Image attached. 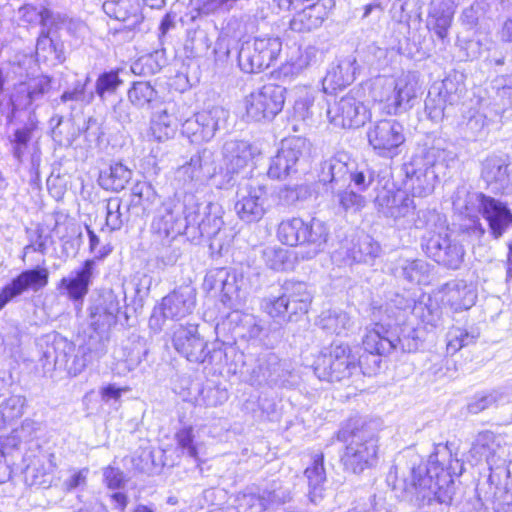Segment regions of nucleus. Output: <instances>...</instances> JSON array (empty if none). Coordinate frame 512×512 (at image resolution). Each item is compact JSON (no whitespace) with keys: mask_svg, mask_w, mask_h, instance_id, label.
<instances>
[{"mask_svg":"<svg viewBox=\"0 0 512 512\" xmlns=\"http://www.w3.org/2000/svg\"><path fill=\"white\" fill-rule=\"evenodd\" d=\"M413 225L427 231L423 237L427 256L446 268L455 270L460 267L465 252L461 244L450 238L444 215L432 209L419 210Z\"/></svg>","mask_w":512,"mask_h":512,"instance_id":"obj_1","label":"nucleus"},{"mask_svg":"<svg viewBox=\"0 0 512 512\" xmlns=\"http://www.w3.org/2000/svg\"><path fill=\"white\" fill-rule=\"evenodd\" d=\"M404 485L407 493L428 504L433 501L450 503L455 492L454 480L440 464L437 452L429 456L426 464L413 467Z\"/></svg>","mask_w":512,"mask_h":512,"instance_id":"obj_2","label":"nucleus"},{"mask_svg":"<svg viewBox=\"0 0 512 512\" xmlns=\"http://www.w3.org/2000/svg\"><path fill=\"white\" fill-rule=\"evenodd\" d=\"M453 205L468 218L479 221L478 215H482L496 239L512 227V212L507 204L481 192L458 190Z\"/></svg>","mask_w":512,"mask_h":512,"instance_id":"obj_3","label":"nucleus"},{"mask_svg":"<svg viewBox=\"0 0 512 512\" xmlns=\"http://www.w3.org/2000/svg\"><path fill=\"white\" fill-rule=\"evenodd\" d=\"M446 157L445 149L433 146L422 149L404 164L405 185L412 191L413 196L426 197L434 191L438 170L446 167Z\"/></svg>","mask_w":512,"mask_h":512,"instance_id":"obj_4","label":"nucleus"},{"mask_svg":"<svg viewBox=\"0 0 512 512\" xmlns=\"http://www.w3.org/2000/svg\"><path fill=\"white\" fill-rule=\"evenodd\" d=\"M419 90L417 74L407 72L397 79L378 78L374 83L372 98L382 112L396 115L410 107Z\"/></svg>","mask_w":512,"mask_h":512,"instance_id":"obj_5","label":"nucleus"},{"mask_svg":"<svg viewBox=\"0 0 512 512\" xmlns=\"http://www.w3.org/2000/svg\"><path fill=\"white\" fill-rule=\"evenodd\" d=\"M279 296H269L261 301V308L270 317L283 322L298 321L308 312L312 294L304 282L285 281Z\"/></svg>","mask_w":512,"mask_h":512,"instance_id":"obj_6","label":"nucleus"},{"mask_svg":"<svg viewBox=\"0 0 512 512\" xmlns=\"http://www.w3.org/2000/svg\"><path fill=\"white\" fill-rule=\"evenodd\" d=\"M363 348L379 354H390L393 351L412 353L419 349L420 339L414 327L403 324L394 328H386L376 324L368 330L363 338Z\"/></svg>","mask_w":512,"mask_h":512,"instance_id":"obj_7","label":"nucleus"},{"mask_svg":"<svg viewBox=\"0 0 512 512\" xmlns=\"http://www.w3.org/2000/svg\"><path fill=\"white\" fill-rule=\"evenodd\" d=\"M223 208L218 203H198L192 197L187 201L188 240L194 242L203 237L211 240L210 248L222 250L218 242L223 222Z\"/></svg>","mask_w":512,"mask_h":512,"instance_id":"obj_8","label":"nucleus"},{"mask_svg":"<svg viewBox=\"0 0 512 512\" xmlns=\"http://www.w3.org/2000/svg\"><path fill=\"white\" fill-rule=\"evenodd\" d=\"M174 349L191 363L196 364H220L224 357V351L219 343H213L211 347L198 332V325H178L172 335Z\"/></svg>","mask_w":512,"mask_h":512,"instance_id":"obj_9","label":"nucleus"},{"mask_svg":"<svg viewBox=\"0 0 512 512\" xmlns=\"http://www.w3.org/2000/svg\"><path fill=\"white\" fill-rule=\"evenodd\" d=\"M357 370V357L349 345L332 343L324 347L314 362V372L320 380L341 382Z\"/></svg>","mask_w":512,"mask_h":512,"instance_id":"obj_10","label":"nucleus"},{"mask_svg":"<svg viewBox=\"0 0 512 512\" xmlns=\"http://www.w3.org/2000/svg\"><path fill=\"white\" fill-rule=\"evenodd\" d=\"M196 306V290L190 285H182L162 298L161 303L153 309L149 327L154 332L163 329L166 320L179 321L192 314Z\"/></svg>","mask_w":512,"mask_h":512,"instance_id":"obj_11","label":"nucleus"},{"mask_svg":"<svg viewBox=\"0 0 512 512\" xmlns=\"http://www.w3.org/2000/svg\"><path fill=\"white\" fill-rule=\"evenodd\" d=\"M204 286L208 290L219 291L223 304L229 308H236L245 300L249 282L243 272L220 268L206 275Z\"/></svg>","mask_w":512,"mask_h":512,"instance_id":"obj_12","label":"nucleus"},{"mask_svg":"<svg viewBox=\"0 0 512 512\" xmlns=\"http://www.w3.org/2000/svg\"><path fill=\"white\" fill-rule=\"evenodd\" d=\"M286 89L276 84H266L245 97L246 115L255 122L272 120L285 103Z\"/></svg>","mask_w":512,"mask_h":512,"instance_id":"obj_13","label":"nucleus"},{"mask_svg":"<svg viewBox=\"0 0 512 512\" xmlns=\"http://www.w3.org/2000/svg\"><path fill=\"white\" fill-rule=\"evenodd\" d=\"M151 229L163 244L179 235L188 238L187 201L185 204L171 200L164 202L153 219Z\"/></svg>","mask_w":512,"mask_h":512,"instance_id":"obj_14","label":"nucleus"},{"mask_svg":"<svg viewBox=\"0 0 512 512\" xmlns=\"http://www.w3.org/2000/svg\"><path fill=\"white\" fill-rule=\"evenodd\" d=\"M228 117V110L220 106L200 111L182 124V133L191 143L208 142L225 126Z\"/></svg>","mask_w":512,"mask_h":512,"instance_id":"obj_15","label":"nucleus"},{"mask_svg":"<svg viewBox=\"0 0 512 512\" xmlns=\"http://www.w3.org/2000/svg\"><path fill=\"white\" fill-rule=\"evenodd\" d=\"M369 145L382 157H393L405 142L403 126L394 119H383L372 124L367 131Z\"/></svg>","mask_w":512,"mask_h":512,"instance_id":"obj_16","label":"nucleus"},{"mask_svg":"<svg viewBox=\"0 0 512 512\" xmlns=\"http://www.w3.org/2000/svg\"><path fill=\"white\" fill-rule=\"evenodd\" d=\"M235 211L247 223L257 222L264 216L267 202L266 187L250 180L239 185L236 193Z\"/></svg>","mask_w":512,"mask_h":512,"instance_id":"obj_17","label":"nucleus"},{"mask_svg":"<svg viewBox=\"0 0 512 512\" xmlns=\"http://www.w3.org/2000/svg\"><path fill=\"white\" fill-rule=\"evenodd\" d=\"M327 117L336 127L359 128L369 118L365 105L351 91L328 105Z\"/></svg>","mask_w":512,"mask_h":512,"instance_id":"obj_18","label":"nucleus"},{"mask_svg":"<svg viewBox=\"0 0 512 512\" xmlns=\"http://www.w3.org/2000/svg\"><path fill=\"white\" fill-rule=\"evenodd\" d=\"M309 142L301 137H291L281 142L277 154L271 158L268 176L273 179H282L291 172L296 171L298 161L307 154Z\"/></svg>","mask_w":512,"mask_h":512,"instance_id":"obj_19","label":"nucleus"},{"mask_svg":"<svg viewBox=\"0 0 512 512\" xmlns=\"http://www.w3.org/2000/svg\"><path fill=\"white\" fill-rule=\"evenodd\" d=\"M48 281L49 271L45 267L36 266L35 268L22 271L1 289L0 310L25 292L32 291L36 293L42 290L47 286Z\"/></svg>","mask_w":512,"mask_h":512,"instance_id":"obj_20","label":"nucleus"},{"mask_svg":"<svg viewBox=\"0 0 512 512\" xmlns=\"http://www.w3.org/2000/svg\"><path fill=\"white\" fill-rule=\"evenodd\" d=\"M350 169H353L350 157L344 152L337 153L321 162L319 182L325 186L327 192L349 188Z\"/></svg>","mask_w":512,"mask_h":512,"instance_id":"obj_21","label":"nucleus"},{"mask_svg":"<svg viewBox=\"0 0 512 512\" xmlns=\"http://www.w3.org/2000/svg\"><path fill=\"white\" fill-rule=\"evenodd\" d=\"M96 275L95 259H87L81 267L72 271L69 276L63 277L57 284V289L74 302L83 301Z\"/></svg>","mask_w":512,"mask_h":512,"instance_id":"obj_22","label":"nucleus"},{"mask_svg":"<svg viewBox=\"0 0 512 512\" xmlns=\"http://www.w3.org/2000/svg\"><path fill=\"white\" fill-rule=\"evenodd\" d=\"M217 172V164L214 153L209 149H203L192 155L190 160L177 170L178 177L184 182L198 185L206 184Z\"/></svg>","mask_w":512,"mask_h":512,"instance_id":"obj_23","label":"nucleus"},{"mask_svg":"<svg viewBox=\"0 0 512 512\" xmlns=\"http://www.w3.org/2000/svg\"><path fill=\"white\" fill-rule=\"evenodd\" d=\"M51 88V79L45 75L29 78L14 86L10 95V103L14 110L27 109L41 100Z\"/></svg>","mask_w":512,"mask_h":512,"instance_id":"obj_24","label":"nucleus"},{"mask_svg":"<svg viewBox=\"0 0 512 512\" xmlns=\"http://www.w3.org/2000/svg\"><path fill=\"white\" fill-rule=\"evenodd\" d=\"M334 6V0H318L307 5L290 20V29L298 33L318 29Z\"/></svg>","mask_w":512,"mask_h":512,"instance_id":"obj_25","label":"nucleus"},{"mask_svg":"<svg viewBox=\"0 0 512 512\" xmlns=\"http://www.w3.org/2000/svg\"><path fill=\"white\" fill-rule=\"evenodd\" d=\"M510 177V159L507 155H490L483 160L481 178L493 190L501 191L506 188Z\"/></svg>","mask_w":512,"mask_h":512,"instance_id":"obj_26","label":"nucleus"},{"mask_svg":"<svg viewBox=\"0 0 512 512\" xmlns=\"http://www.w3.org/2000/svg\"><path fill=\"white\" fill-rule=\"evenodd\" d=\"M375 206L383 216L394 220L408 218L416 208L413 198L403 193L390 191L378 195L375 199Z\"/></svg>","mask_w":512,"mask_h":512,"instance_id":"obj_27","label":"nucleus"},{"mask_svg":"<svg viewBox=\"0 0 512 512\" xmlns=\"http://www.w3.org/2000/svg\"><path fill=\"white\" fill-rule=\"evenodd\" d=\"M238 507L243 512H269L276 505H281L290 500V493L287 490L265 491L257 496L249 491L238 496Z\"/></svg>","mask_w":512,"mask_h":512,"instance_id":"obj_28","label":"nucleus"},{"mask_svg":"<svg viewBox=\"0 0 512 512\" xmlns=\"http://www.w3.org/2000/svg\"><path fill=\"white\" fill-rule=\"evenodd\" d=\"M318 326L328 334L347 337L360 329L358 320L343 310H327L319 316Z\"/></svg>","mask_w":512,"mask_h":512,"instance_id":"obj_29","label":"nucleus"},{"mask_svg":"<svg viewBox=\"0 0 512 512\" xmlns=\"http://www.w3.org/2000/svg\"><path fill=\"white\" fill-rule=\"evenodd\" d=\"M103 10L128 30L135 29L143 20L139 0H105Z\"/></svg>","mask_w":512,"mask_h":512,"instance_id":"obj_30","label":"nucleus"},{"mask_svg":"<svg viewBox=\"0 0 512 512\" xmlns=\"http://www.w3.org/2000/svg\"><path fill=\"white\" fill-rule=\"evenodd\" d=\"M422 3H430L428 12L427 27L434 31L437 37L444 40L448 36V30L451 26L455 13V7L452 0H421Z\"/></svg>","mask_w":512,"mask_h":512,"instance_id":"obj_31","label":"nucleus"},{"mask_svg":"<svg viewBox=\"0 0 512 512\" xmlns=\"http://www.w3.org/2000/svg\"><path fill=\"white\" fill-rule=\"evenodd\" d=\"M303 247L306 251L301 254L302 259H312L322 252L329 238V227L327 223L318 218L305 221Z\"/></svg>","mask_w":512,"mask_h":512,"instance_id":"obj_32","label":"nucleus"},{"mask_svg":"<svg viewBox=\"0 0 512 512\" xmlns=\"http://www.w3.org/2000/svg\"><path fill=\"white\" fill-rule=\"evenodd\" d=\"M373 438L372 423L359 416L350 418L337 433V439L345 443L346 448L352 445L362 446Z\"/></svg>","mask_w":512,"mask_h":512,"instance_id":"obj_33","label":"nucleus"},{"mask_svg":"<svg viewBox=\"0 0 512 512\" xmlns=\"http://www.w3.org/2000/svg\"><path fill=\"white\" fill-rule=\"evenodd\" d=\"M222 153L228 171L235 173L248 165L256 148L244 140H229L224 143Z\"/></svg>","mask_w":512,"mask_h":512,"instance_id":"obj_34","label":"nucleus"},{"mask_svg":"<svg viewBox=\"0 0 512 512\" xmlns=\"http://www.w3.org/2000/svg\"><path fill=\"white\" fill-rule=\"evenodd\" d=\"M19 15L23 22L31 25H41L42 29L59 28L64 24H71L65 16L54 13L51 10L41 7L37 8L33 5H24L19 9Z\"/></svg>","mask_w":512,"mask_h":512,"instance_id":"obj_35","label":"nucleus"},{"mask_svg":"<svg viewBox=\"0 0 512 512\" xmlns=\"http://www.w3.org/2000/svg\"><path fill=\"white\" fill-rule=\"evenodd\" d=\"M132 171L123 163H112L107 169L101 170L99 185L105 190L122 191L132 178Z\"/></svg>","mask_w":512,"mask_h":512,"instance_id":"obj_36","label":"nucleus"},{"mask_svg":"<svg viewBox=\"0 0 512 512\" xmlns=\"http://www.w3.org/2000/svg\"><path fill=\"white\" fill-rule=\"evenodd\" d=\"M176 130L177 119L170 113L167 106L153 115L150 125V135L155 141L163 142L172 138Z\"/></svg>","mask_w":512,"mask_h":512,"instance_id":"obj_37","label":"nucleus"},{"mask_svg":"<svg viewBox=\"0 0 512 512\" xmlns=\"http://www.w3.org/2000/svg\"><path fill=\"white\" fill-rule=\"evenodd\" d=\"M452 88V78L447 77L440 82H435L429 89L428 95L425 100V110L429 118L433 121H439L444 117V112L447 107L445 100H441L442 91L447 92V89Z\"/></svg>","mask_w":512,"mask_h":512,"instance_id":"obj_38","label":"nucleus"},{"mask_svg":"<svg viewBox=\"0 0 512 512\" xmlns=\"http://www.w3.org/2000/svg\"><path fill=\"white\" fill-rule=\"evenodd\" d=\"M445 296L455 309H469L476 300L475 291L463 280H456L446 284Z\"/></svg>","mask_w":512,"mask_h":512,"instance_id":"obj_39","label":"nucleus"},{"mask_svg":"<svg viewBox=\"0 0 512 512\" xmlns=\"http://www.w3.org/2000/svg\"><path fill=\"white\" fill-rule=\"evenodd\" d=\"M305 220L300 217H292L281 221L277 229L279 241L287 246H302L305 240Z\"/></svg>","mask_w":512,"mask_h":512,"instance_id":"obj_40","label":"nucleus"},{"mask_svg":"<svg viewBox=\"0 0 512 512\" xmlns=\"http://www.w3.org/2000/svg\"><path fill=\"white\" fill-rule=\"evenodd\" d=\"M356 69V59L347 57L327 72L324 83H329L333 89L345 87L355 80Z\"/></svg>","mask_w":512,"mask_h":512,"instance_id":"obj_41","label":"nucleus"},{"mask_svg":"<svg viewBox=\"0 0 512 512\" xmlns=\"http://www.w3.org/2000/svg\"><path fill=\"white\" fill-rule=\"evenodd\" d=\"M129 203L134 210L141 208L143 214L150 213L153 207L159 203V196L149 182L138 181L131 189Z\"/></svg>","mask_w":512,"mask_h":512,"instance_id":"obj_42","label":"nucleus"},{"mask_svg":"<svg viewBox=\"0 0 512 512\" xmlns=\"http://www.w3.org/2000/svg\"><path fill=\"white\" fill-rule=\"evenodd\" d=\"M74 345L66 340L56 341L53 345L54 365L56 368L67 370L70 374L77 375L85 364H77L73 357Z\"/></svg>","mask_w":512,"mask_h":512,"instance_id":"obj_43","label":"nucleus"},{"mask_svg":"<svg viewBox=\"0 0 512 512\" xmlns=\"http://www.w3.org/2000/svg\"><path fill=\"white\" fill-rule=\"evenodd\" d=\"M333 195L334 203L340 211L344 213L356 214L360 212L367 204L366 198L349 188H339L330 192Z\"/></svg>","mask_w":512,"mask_h":512,"instance_id":"obj_44","label":"nucleus"},{"mask_svg":"<svg viewBox=\"0 0 512 512\" xmlns=\"http://www.w3.org/2000/svg\"><path fill=\"white\" fill-rule=\"evenodd\" d=\"M134 210L130 203L123 204L118 197L108 199L106 204V224L115 231L119 230L130 220L131 211Z\"/></svg>","mask_w":512,"mask_h":512,"instance_id":"obj_45","label":"nucleus"},{"mask_svg":"<svg viewBox=\"0 0 512 512\" xmlns=\"http://www.w3.org/2000/svg\"><path fill=\"white\" fill-rule=\"evenodd\" d=\"M305 475L308 478L310 500L317 503L322 498V485L325 481L322 453L314 456L313 465L306 468Z\"/></svg>","mask_w":512,"mask_h":512,"instance_id":"obj_46","label":"nucleus"},{"mask_svg":"<svg viewBox=\"0 0 512 512\" xmlns=\"http://www.w3.org/2000/svg\"><path fill=\"white\" fill-rule=\"evenodd\" d=\"M262 59L261 52L252 42L244 43L238 53L239 66L245 73H257L268 68Z\"/></svg>","mask_w":512,"mask_h":512,"instance_id":"obj_47","label":"nucleus"},{"mask_svg":"<svg viewBox=\"0 0 512 512\" xmlns=\"http://www.w3.org/2000/svg\"><path fill=\"white\" fill-rule=\"evenodd\" d=\"M376 460V450H346L341 456L345 469L361 473Z\"/></svg>","mask_w":512,"mask_h":512,"instance_id":"obj_48","label":"nucleus"},{"mask_svg":"<svg viewBox=\"0 0 512 512\" xmlns=\"http://www.w3.org/2000/svg\"><path fill=\"white\" fill-rule=\"evenodd\" d=\"M380 245L369 235L359 237L350 250V256L355 262L370 263L379 256Z\"/></svg>","mask_w":512,"mask_h":512,"instance_id":"obj_49","label":"nucleus"},{"mask_svg":"<svg viewBox=\"0 0 512 512\" xmlns=\"http://www.w3.org/2000/svg\"><path fill=\"white\" fill-rule=\"evenodd\" d=\"M479 337L477 330L467 331L460 327H452L447 332V345L446 350L450 355H454L462 348L472 345Z\"/></svg>","mask_w":512,"mask_h":512,"instance_id":"obj_50","label":"nucleus"},{"mask_svg":"<svg viewBox=\"0 0 512 512\" xmlns=\"http://www.w3.org/2000/svg\"><path fill=\"white\" fill-rule=\"evenodd\" d=\"M158 98L155 88L147 81L134 82L128 90L130 103L137 108L149 107Z\"/></svg>","mask_w":512,"mask_h":512,"instance_id":"obj_51","label":"nucleus"},{"mask_svg":"<svg viewBox=\"0 0 512 512\" xmlns=\"http://www.w3.org/2000/svg\"><path fill=\"white\" fill-rule=\"evenodd\" d=\"M26 398L21 395H11L0 404V418L3 424L11 423L24 413Z\"/></svg>","mask_w":512,"mask_h":512,"instance_id":"obj_52","label":"nucleus"},{"mask_svg":"<svg viewBox=\"0 0 512 512\" xmlns=\"http://www.w3.org/2000/svg\"><path fill=\"white\" fill-rule=\"evenodd\" d=\"M252 43L261 52L262 60H265L268 67L278 58L282 50L279 37H256Z\"/></svg>","mask_w":512,"mask_h":512,"instance_id":"obj_53","label":"nucleus"},{"mask_svg":"<svg viewBox=\"0 0 512 512\" xmlns=\"http://www.w3.org/2000/svg\"><path fill=\"white\" fill-rule=\"evenodd\" d=\"M262 257L266 266L274 271L286 270L290 265L288 251L281 247H266Z\"/></svg>","mask_w":512,"mask_h":512,"instance_id":"obj_54","label":"nucleus"},{"mask_svg":"<svg viewBox=\"0 0 512 512\" xmlns=\"http://www.w3.org/2000/svg\"><path fill=\"white\" fill-rule=\"evenodd\" d=\"M38 430V424L30 419H25L21 426L12 431L9 445L16 448L21 444H29L35 437Z\"/></svg>","mask_w":512,"mask_h":512,"instance_id":"obj_55","label":"nucleus"},{"mask_svg":"<svg viewBox=\"0 0 512 512\" xmlns=\"http://www.w3.org/2000/svg\"><path fill=\"white\" fill-rule=\"evenodd\" d=\"M122 84L117 71H108L99 75L95 84V93L104 99L106 94H113Z\"/></svg>","mask_w":512,"mask_h":512,"instance_id":"obj_56","label":"nucleus"},{"mask_svg":"<svg viewBox=\"0 0 512 512\" xmlns=\"http://www.w3.org/2000/svg\"><path fill=\"white\" fill-rule=\"evenodd\" d=\"M505 397V393L500 389L492 390L491 392L476 396L469 404L468 411L472 414H478L483 410L496 405L502 401Z\"/></svg>","mask_w":512,"mask_h":512,"instance_id":"obj_57","label":"nucleus"},{"mask_svg":"<svg viewBox=\"0 0 512 512\" xmlns=\"http://www.w3.org/2000/svg\"><path fill=\"white\" fill-rule=\"evenodd\" d=\"M52 29H42L36 43V55L38 59L48 60L51 56L55 59H59L60 55L55 43L49 36Z\"/></svg>","mask_w":512,"mask_h":512,"instance_id":"obj_58","label":"nucleus"},{"mask_svg":"<svg viewBox=\"0 0 512 512\" xmlns=\"http://www.w3.org/2000/svg\"><path fill=\"white\" fill-rule=\"evenodd\" d=\"M276 360L277 358L273 354H268L266 357L259 359L257 368L253 370L255 381L258 383L275 381L274 374L278 366Z\"/></svg>","mask_w":512,"mask_h":512,"instance_id":"obj_59","label":"nucleus"},{"mask_svg":"<svg viewBox=\"0 0 512 512\" xmlns=\"http://www.w3.org/2000/svg\"><path fill=\"white\" fill-rule=\"evenodd\" d=\"M375 172L368 167L357 169L353 163V169H350L349 187L354 185L358 192L366 191L374 181Z\"/></svg>","mask_w":512,"mask_h":512,"instance_id":"obj_60","label":"nucleus"},{"mask_svg":"<svg viewBox=\"0 0 512 512\" xmlns=\"http://www.w3.org/2000/svg\"><path fill=\"white\" fill-rule=\"evenodd\" d=\"M508 445L510 443L507 442L505 435L485 430L478 433L473 443V448H501Z\"/></svg>","mask_w":512,"mask_h":512,"instance_id":"obj_61","label":"nucleus"},{"mask_svg":"<svg viewBox=\"0 0 512 512\" xmlns=\"http://www.w3.org/2000/svg\"><path fill=\"white\" fill-rule=\"evenodd\" d=\"M313 103L314 95L309 91L303 92L294 103V117L303 122L311 119L313 115L311 110Z\"/></svg>","mask_w":512,"mask_h":512,"instance_id":"obj_62","label":"nucleus"},{"mask_svg":"<svg viewBox=\"0 0 512 512\" xmlns=\"http://www.w3.org/2000/svg\"><path fill=\"white\" fill-rule=\"evenodd\" d=\"M228 399V392L219 387H204L200 392V400L209 407L222 405Z\"/></svg>","mask_w":512,"mask_h":512,"instance_id":"obj_63","label":"nucleus"},{"mask_svg":"<svg viewBox=\"0 0 512 512\" xmlns=\"http://www.w3.org/2000/svg\"><path fill=\"white\" fill-rule=\"evenodd\" d=\"M30 139L31 132L28 129H17L13 133V138L11 139L12 153L19 162H22Z\"/></svg>","mask_w":512,"mask_h":512,"instance_id":"obj_64","label":"nucleus"}]
</instances>
